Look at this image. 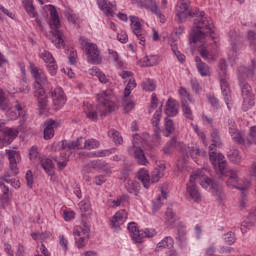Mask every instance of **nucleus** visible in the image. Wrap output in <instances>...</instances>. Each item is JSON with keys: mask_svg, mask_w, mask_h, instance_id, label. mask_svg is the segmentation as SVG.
I'll return each mask as SVG.
<instances>
[{"mask_svg": "<svg viewBox=\"0 0 256 256\" xmlns=\"http://www.w3.org/2000/svg\"><path fill=\"white\" fill-rule=\"evenodd\" d=\"M195 183H200L203 189H209L210 187L218 201H223V199H225V193L223 192L221 184H219L217 180L211 179L200 172L191 175L190 180L187 183V193L190 199L195 203H200L201 201V192Z\"/></svg>", "mask_w": 256, "mask_h": 256, "instance_id": "obj_1", "label": "nucleus"}, {"mask_svg": "<svg viewBox=\"0 0 256 256\" xmlns=\"http://www.w3.org/2000/svg\"><path fill=\"white\" fill-rule=\"evenodd\" d=\"M210 159L216 174L219 175V179H223V177H228V180L226 182L228 187H235L236 189L242 191L240 207L241 209H245L247 207V193H245V187L237 186V184L239 183V171L235 169H229L227 167V160H225V157L223 155L217 156L216 154H211Z\"/></svg>", "mask_w": 256, "mask_h": 256, "instance_id": "obj_2", "label": "nucleus"}, {"mask_svg": "<svg viewBox=\"0 0 256 256\" xmlns=\"http://www.w3.org/2000/svg\"><path fill=\"white\" fill-rule=\"evenodd\" d=\"M255 69V60H251V65L249 68L245 67L244 65L238 67L237 76L241 87L243 111H249V109L255 105V95H253V89L249 83H245L247 79H253V77H255Z\"/></svg>", "mask_w": 256, "mask_h": 256, "instance_id": "obj_3", "label": "nucleus"}, {"mask_svg": "<svg viewBox=\"0 0 256 256\" xmlns=\"http://www.w3.org/2000/svg\"><path fill=\"white\" fill-rule=\"evenodd\" d=\"M213 20L211 18H196L190 35V43H200L205 45V37L213 35Z\"/></svg>", "mask_w": 256, "mask_h": 256, "instance_id": "obj_4", "label": "nucleus"}, {"mask_svg": "<svg viewBox=\"0 0 256 256\" xmlns=\"http://www.w3.org/2000/svg\"><path fill=\"white\" fill-rule=\"evenodd\" d=\"M48 10L50 11V34L52 35L49 39L57 49H62L65 47V41L63 40V32L59 30L61 27V21L59 20V14H57V8L53 5L48 6Z\"/></svg>", "mask_w": 256, "mask_h": 256, "instance_id": "obj_5", "label": "nucleus"}, {"mask_svg": "<svg viewBox=\"0 0 256 256\" xmlns=\"http://www.w3.org/2000/svg\"><path fill=\"white\" fill-rule=\"evenodd\" d=\"M30 69L32 77L35 79L34 87L36 91L34 92V97H43V95H45V89H49V81L47 80V76L33 63H30Z\"/></svg>", "mask_w": 256, "mask_h": 256, "instance_id": "obj_6", "label": "nucleus"}, {"mask_svg": "<svg viewBox=\"0 0 256 256\" xmlns=\"http://www.w3.org/2000/svg\"><path fill=\"white\" fill-rule=\"evenodd\" d=\"M218 75L220 77V87L224 101L228 109H231L229 106V103H231V89L229 88V82H227V62L223 59L218 64Z\"/></svg>", "mask_w": 256, "mask_h": 256, "instance_id": "obj_7", "label": "nucleus"}, {"mask_svg": "<svg viewBox=\"0 0 256 256\" xmlns=\"http://www.w3.org/2000/svg\"><path fill=\"white\" fill-rule=\"evenodd\" d=\"M79 43L87 54L88 63H93V65H99L101 63V54L99 53V48L97 44L90 42L85 36L80 37Z\"/></svg>", "mask_w": 256, "mask_h": 256, "instance_id": "obj_8", "label": "nucleus"}, {"mask_svg": "<svg viewBox=\"0 0 256 256\" xmlns=\"http://www.w3.org/2000/svg\"><path fill=\"white\" fill-rule=\"evenodd\" d=\"M111 95H113L111 90L102 91L97 95L99 102L97 111L100 113V117H107L109 113L115 111V104L111 101Z\"/></svg>", "mask_w": 256, "mask_h": 256, "instance_id": "obj_9", "label": "nucleus"}, {"mask_svg": "<svg viewBox=\"0 0 256 256\" xmlns=\"http://www.w3.org/2000/svg\"><path fill=\"white\" fill-rule=\"evenodd\" d=\"M0 133H3L5 137L0 139V149L5 147V145H11L13 139L19 135V131L15 128H7L5 124H0Z\"/></svg>", "mask_w": 256, "mask_h": 256, "instance_id": "obj_10", "label": "nucleus"}, {"mask_svg": "<svg viewBox=\"0 0 256 256\" xmlns=\"http://www.w3.org/2000/svg\"><path fill=\"white\" fill-rule=\"evenodd\" d=\"M176 15L178 21L183 23L187 19V16L193 17L195 13L189 11V0H180L176 6Z\"/></svg>", "mask_w": 256, "mask_h": 256, "instance_id": "obj_11", "label": "nucleus"}, {"mask_svg": "<svg viewBox=\"0 0 256 256\" xmlns=\"http://www.w3.org/2000/svg\"><path fill=\"white\" fill-rule=\"evenodd\" d=\"M130 23L134 35L139 39V44L142 45V47H145V34L143 33V28H141L139 17L130 16Z\"/></svg>", "mask_w": 256, "mask_h": 256, "instance_id": "obj_12", "label": "nucleus"}, {"mask_svg": "<svg viewBox=\"0 0 256 256\" xmlns=\"http://www.w3.org/2000/svg\"><path fill=\"white\" fill-rule=\"evenodd\" d=\"M128 154L134 157L138 165H147L149 163L147 156H145V151L141 147L135 146V142L128 148Z\"/></svg>", "mask_w": 256, "mask_h": 256, "instance_id": "obj_13", "label": "nucleus"}, {"mask_svg": "<svg viewBox=\"0 0 256 256\" xmlns=\"http://www.w3.org/2000/svg\"><path fill=\"white\" fill-rule=\"evenodd\" d=\"M6 155L10 163L11 173L19 175V168L17 167L18 163H21V154L17 150H6Z\"/></svg>", "mask_w": 256, "mask_h": 256, "instance_id": "obj_14", "label": "nucleus"}, {"mask_svg": "<svg viewBox=\"0 0 256 256\" xmlns=\"http://www.w3.org/2000/svg\"><path fill=\"white\" fill-rule=\"evenodd\" d=\"M51 97L56 111H59V109H63V107H65V103H67V98L65 97V92H63V88H56L54 91L51 92Z\"/></svg>", "mask_w": 256, "mask_h": 256, "instance_id": "obj_15", "label": "nucleus"}, {"mask_svg": "<svg viewBox=\"0 0 256 256\" xmlns=\"http://www.w3.org/2000/svg\"><path fill=\"white\" fill-rule=\"evenodd\" d=\"M228 130L235 143H238V145L245 143V138H243L245 134L237 130V124L233 119H228Z\"/></svg>", "mask_w": 256, "mask_h": 256, "instance_id": "obj_16", "label": "nucleus"}, {"mask_svg": "<svg viewBox=\"0 0 256 256\" xmlns=\"http://www.w3.org/2000/svg\"><path fill=\"white\" fill-rule=\"evenodd\" d=\"M97 5L101 11H103L104 15H107V17H113L115 15V11H117V5L107 0H97Z\"/></svg>", "mask_w": 256, "mask_h": 256, "instance_id": "obj_17", "label": "nucleus"}, {"mask_svg": "<svg viewBox=\"0 0 256 256\" xmlns=\"http://www.w3.org/2000/svg\"><path fill=\"white\" fill-rule=\"evenodd\" d=\"M211 141L212 144L209 146V149L212 151L209 152V157H210V161H211V155H222L223 157H225L223 154L219 153L217 154V152H214L213 149H215V147H221L223 145V143L221 142V136H219V131L217 130H213L211 132Z\"/></svg>", "mask_w": 256, "mask_h": 256, "instance_id": "obj_18", "label": "nucleus"}, {"mask_svg": "<svg viewBox=\"0 0 256 256\" xmlns=\"http://www.w3.org/2000/svg\"><path fill=\"white\" fill-rule=\"evenodd\" d=\"M61 147L64 151H71V149H83V137L72 141L62 140Z\"/></svg>", "mask_w": 256, "mask_h": 256, "instance_id": "obj_19", "label": "nucleus"}, {"mask_svg": "<svg viewBox=\"0 0 256 256\" xmlns=\"http://www.w3.org/2000/svg\"><path fill=\"white\" fill-rule=\"evenodd\" d=\"M128 231L135 243H143V233H141V230L137 227V223L130 222L128 224Z\"/></svg>", "mask_w": 256, "mask_h": 256, "instance_id": "obj_20", "label": "nucleus"}, {"mask_svg": "<svg viewBox=\"0 0 256 256\" xmlns=\"http://www.w3.org/2000/svg\"><path fill=\"white\" fill-rule=\"evenodd\" d=\"M126 221L127 211L120 210L111 219L112 227H114V229H117L118 227H121V225H123V223H125Z\"/></svg>", "mask_w": 256, "mask_h": 256, "instance_id": "obj_21", "label": "nucleus"}, {"mask_svg": "<svg viewBox=\"0 0 256 256\" xmlns=\"http://www.w3.org/2000/svg\"><path fill=\"white\" fill-rule=\"evenodd\" d=\"M89 233H91V229L85 223L82 226H75L73 229L74 239L89 238Z\"/></svg>", "mask_w": 256, "mask_h": 256, "instance_id": "obj_22", "label": "nucleus"}, {"mask_svg": "<svg viewBox=\"0 0 256 256\" xmlns=\"http://www.w3.org/2000/svg\"><path fill=\"white\" fill-rule=\"evenodd\" d=\"M11 177H13L11 172H6L3 176H0V185H5V183H7V185H11L14 189H19V187H21V182Z\"/></svg>", "mask_w": 256, "mask_h": 256, "instance_id": "obj_23", "label": "nucleus"}, {"mask_svg": "<svg viewBox=\"0 0 256 256\" xmlns=\"http://www.w3.org/2000/svg\"><path fill=\"white\" fill-rule=\"evenodd\" d=\"M195 61H196V67L201 77H211V68H209V65L203 62V60H201L199 56H196Z\"/></svg>", "mask_w": 256, "mask_h": 256, "instance_id": "obj_24", "label": "nucleus"}, {"mask_svg": "<svg viewBox=\"0 0 256 256\" xmlns=\"http://www.w3.org/2000/svg\"><path fill=\"white\" fill-rule=\"evenodd\" d=\"M178 220L179 218L177 217V214H175L173 209L168 208L165 214V223L167 228L173 229V227H175V224L177 223Z\"/></svg>", "mask_w": 256, "mask_h": 256, "instance_id": "obj_25", "label": "nucleus"}, {"mask_svg": "<svg viewBox=\"0 0 256 256\" xmlns=\"http://www.w3.org/2000/svg\"><path fill=\"white\" fill-rule=\"evenodd\" d=\"M255 213H256V208L250 210V213H249V216H248L249 221H244L241 224L242 233H247V229H251V227H253V225H255V222H256Z\"/></svg>", "mask_w": 256, "mask_h": 256, "instance_id": "obj_26", "label": "nucleus"}, {"mask_svg": "<svg viewBox=\"0 0 256 256\" xmlns=\"http://www.w3.org/2000/svg\"><path fill=\"white\" fill-rule=\"evenodd\" d=\"M179 113V104H176L174 100L168 99L165 108V114L168 117H175Z\"/></svg>", "mask_w": 256, "mask_h": 256, "instance_id": "obj_27", "label": "nucleus"}, {"mask_svg": "<svg viewBox=\"0 0 256 256\" xmlns=\"http://www.w3.org/2000/svg\"><path fill=\"white\" fill-rule=\"evenodd\" d=\"M141 7H144V9H148V11H151V13H154L155 15H161V12L159 11V8L157 7V2L155 0H142L140 1Z\"/></svg>", "mask_w": 256, "mask_h": 256, "instance_id": "obj_28", "label": "nucleus"}, {"mask_svg": "<svg viewBox=\"0 0 256 256\" xmlns=\"http://www.w3.org/2000/svg\"><path fill=\"white\" fill-rule=\"evenodd\" d=\"M138 179L145 189H149V185H151V176H149V171L147 169L142 168L138 171Z\"/></svg>", "mask_w": 256, "mask_h": 256, "instance_id": "obj_29", "label": "nucleus"}, {"mask_svg": "<svg viewBox=\"0 0 256 256\" xmlns=\"http://www.w3.org/2000/svg\"><path fill=\"white\" fill-rule=\"evenodd\" d=\"M44 125H45L44 139H46V140L53 139V137H55V129L53 128V125H55V121L54 120H46Z\"/></svg>", "mask_w": 256, "mask_h": 256, "instance_id": "obj_30", "label": "nucleus"}, {"mask_svg": "<svg viewBox=\"0 0 256 256\" xmlns=\"http://www.w3.org/2000/svg\"><path fill=\"white\" fill-rule=\"evenodd\" d=\"M38 99V108L40 111V115H45V113H49V101L47 100V96L44 94L42 96H35Z\"/></svg>", "mask_w": 256, "mask_h": 256, "instance_id": "obj_31", "label": "nucleus"}, {"mask_svg": "<svg viewBox=\"0 0 256 256\" xmlns=\"http://www.w3.org/2000/svg\"><path fill=\"white\" fill-rule=\"evenodd\" d=\"M125 188L128 191V193L139 195V189H141V186L139 185V182L129 179L125 183Z\"/></svg>", "mask_w": 256, "mask_h": 256, "instance_id": "obj_32", "label": "nucleus"}, {"mask_svg": "<svg viewBox=\"0 0 256 256\" xmlns=\"http://www.w3.org/2000/svg\"><path fill=\"white\" fill-rule=\"evenodd\" d=\"M187 153H189L191 159L195 161V163H199V157H201V150L199 149V146L197 144H192L188 146Z\"/></svg>", "mask_w": 256, "mask_h": 256, "instance_id": "obj_33", "label": "nucleus"}, {"mask_svg": "<svg viewBox=\"0 0 256 256\" xmlns=\"http://www.w3.org/2000/svg\"><path fill=\"white\" fill-rule=\"evenodd\" d=\"M165 171V166L161 164L160 166L156 167L150 178V183H157L161 177H163Z\"/></svg>", "mask_w": 256, "mask_h": 256, "instance_id": "obj_34", "label": "nucleus"}, {"mask_svg": "<svg viewBox=\"0 0 256 256\" xmlns=\"http://www.w3.org/2000/svg\"><path fill=\"white\" fill-rule=\"evenodd\" d=\"M176 240L178 241L180 249H185L187 247V230L180 228Z\"/></svg>", "mask_w": 256, "mask_h": 256, "instance_id": "obj_35", "label": "nucleus"}, {"mask_svg": "<svg viewBox=\"0 0 256 256\" xmlns=\"http://www.w3.org/2000/svg\"><path fill=\"white\" fill-rule=\"evenodd\" d=\"M228 37L231 41V49L232 51L236 52L237 51V44L239 43L241 36L239 33L235 30H230L228 33Z\"/></svg>", "mask_w": 256, "mask_h": 256, "instance_id": "obj_36", "label": "nucleus"}, {"mask_svg": "<svg viewBox=\"0 0 256 256\" xmlns=\"http://www.w3.org/2000/svg\"><path fill=\"white\" fill-rule=\"evenodd\" d=\"M23 7L30 17H37V12H35V6L33 5V0H22Z\"/></svg>", "mask_w": 256, "mask_h": 256, "instance_id": "obj_37", "label": "nucleus"}, {"mask_svg": "<svg viewBox=\"0 0 256 256\" xmlns=\"http://www.w3.org/2000/svg\"><path fill=\"white\" fill-rule=\"evenodd\" d=\"M177 148V138L173 137L170 139V141L165 145V147L162 149L164 155H171L173 153V150Z\"/></svg>", "mask_w": 256, "mask_h": 256, "instance_id": "obj_38", "label": "nucleus"}, {"mask_svg": "<svg viewBox=\"0 0 256 256\" xmlns=\"http://www.w3.org/2000/svg\"><path fill=\"white\" fill-rule=\"evenodd\" d=\"M40 165L50 175H53V160L49 158H41Z\"/></svg>", "mask_w": 256, "mask_h": 256, "instance_id": "obj_39", "label": "nucleus"}, {"mask_svg": "<svg viewBox=\"0 0 256 256\" xmlns=\"http://www.w3.org/2000/svg\"><path fill=\"white\" fill-rule=\"evenodd\" d=\"M159 65V56L151 55L143 58V67Z\"/></svg>", "mask_w": 256, "mask_h": 256, "instance_id": "obj_40", "label": "nucleus"}, {"mask_svg": "<svg viewBox=\"0 0 256 256\" xmlns=\"http://www.w3.org/2000/svg\"><path fill=\"white\" fill-rule=\"evenodd\" d=\"M199 53L202 59H205V61H215V59H217V56L211 52H209V50H207L206 47H201L199 49Z\"/></svg>", "mask_w": 256, "mask_h": 256, "instance_id": "obj_41", "label": "nucleus"}, {"mask_svg": "<svg viewBox=\"0 0 256 256\" xmlns=\"http://www.w3.org/2000/svg\"><path fill=\"white\" fill-rule=\"evenodd\" d=\"M228 159L229 161H231V163H241V155L239 154V150L236 148H232L231 150H229Z\"/></svg>", "mask_w": 256, "mask_h": 256, "instance_id": "obj_42", "label": "nucleus"}, {"mask_svg": "<svg viewBox=\"0 0 256 256\" xmlns=\"http://www.w3.org/2000/svg\"><path fill=\"white\" fill-rule=\"evenodd\" d=\"M84 113L86 114V117H88V119L91 121H97L98 115L97 111L93 109V105H86V107H84Z\"/></svg>", "mask_w": 256, "mask_h": 256, "instance_id": "obj_43", "label": "nucleus"}, {"mask_svg": "<svg viewBox=\"0 0 256 256\" xmlns=\"http://www.w3.org/2000/svg\"><path fill=\"white\" fill-rule=\"evenodd\" d=\"M165 199H167V192L162 190L161 191V196H158L156 201L153 202V211H154V213H156V211H159V209H161V207L163 205L161 203V201H165Z\"/></svg>", "mask_w": 256, "mask_h": 256, "instance_id": "obj_44", "label": "nucleus"}, {"mask_svg": "<svg viewBox=\"0 0 256 256\" xmlns=\"http://www.w3.org/2000/svg\"><path fill=\"white\" fill-rule=\"evenodd\" d=\"M113 153H117V148L95 151L91 153V157H107L113 155Z\"/></svg>", "mask_w": 256, "mask_h": 256, "instance_id": "obj_45", "label": "nucleus"}, {"mask_svg": "<svg viewBox=\"0 0 256 256\" xmlns=\"http://www.w3.org/2000/svg\"><path fill=\"white\" fill-rule=\"evenodd\" d=\"M142 89L148 92L155 91L157 89V83H155V80L146 79L142 82Z\"/></svg>", "mask_w": 256, "mask_h": 256, "instance_id": "obj_46", "label": "nucleus"}, {"mask_svg": "<svg viewBox=\"0 0 256 256\" xmlns=\"http://www.w3.org/2000/svg\"><path fill=\"white\" fill-rule=\"evenodd\" d=\"M256 143V126H252L249 131V136L242 145H253Z\"/></svg>", "mask_w": 256, "mask_h": 256, "instance_id": "obj_47", "label": "nucleus"}, {"mask_svg": "<svg viewBox=\"0 0 256 256\" xmlns=\"http://www.w3.org/2000/svg\"><path fill=\"white\" fill-rule=\"evenodd\" d=\"M179 95H181V103H195V100H193V98L191 97V94H189V92H187V89L180 87L179 89Z\"/></svg>", "mask_w": 256, "mask_h": 256, "instance_id": "obj_48", "label": "nucleus"}, {"mask_svg": "<svg viewBox=\"0 0 256 256\" xmlns=\"http://www.w3.org/2000/svg\"><path fill=\"white\" fill-rule=\"evenodd\" d=\"M99 145L100 143L96 139L91 138L88 140H84V145L82 144V149H98Z\"/></svg>", "mask_w": 256, "mask_h": 256, "instance_id": "obj_49", "label": "nucleus"}, {"mask_svg": "<svg viewBox=\"0 0 256 256\" xmlns=\"http://www.w3.org/2000/svg\"><path fill=\"white\" fill-rule=\"evenodd\" d=\"M163 113V104L159 107L158 110L153 115V118L151 120V123L153 127H159V123L161 122V115Z\"/></svg>", "mask_w": 256, "mask_h": 256, "instance_id": "obj_50", "label": "nucleus"}, {"mask_svg": "<svg viewBox=\"0 0 256 256\" xmlns=\"http://www.w3.org/2000/svg\"><path fill=\"white\" fill-rule=\"evenodd\" d=\"M247 41L251 49H253V51H256V31L255 30H249L247 32Z\"/></svg>", "mask_w": 256, "mask_h": 256, "instance_id": "obj_51", "label": "nucleus"}, {"mask_svg": "<svg viewBox=\"0 0 256 256\" xmlns=\"http://www.w3.org/2000/svg\"><path fill=\"white\" fill-rule=\"evenodd\" d=\"M135 87H137V82L135 81L134 78H131L124 89V97H129L131 95V91H133Z\"/></svg>", "mask_w": 256, "mask_h": 256, "instance_id": "obj_52", "label": "nucleus"}, {"mask_svg": "<svg viewBox=\"0 0 256 256\" xmlns=\"http://www.w3.org/2000/svg\"><path fill=\"white\" fill-rule=\"evenodd\" d=\"M182 111L186 119L193 121V111L191 110V107H189V103L185 102V100H183V103H182Z\"/></svg>", "mask_w": 256, "mask_h": 256, "instance_id": "obj_53", "label": "nucleus"}, {"mask_svg": "<svg viewBox=\"0 0 256 256\" xmlns=\"http://www.w3.org/2000/svg\"><path fill=\"white\" fill-rule=\"evenodd\" d=\"M14 108L18 112V115L22 117V121H27V112H25V106L19 101H16Z\"/></svg>", "mask_w": 256, "mask_h": 256, "instance_id": "obj_54", "label": "nucleus"}, {"mask_svg": "<svg viewBox=\"0 0 256 256\" xmlns=\"http://www.w3.org/2000/svg\"><path fill=\"white\" fill-rule=\"evenodd\" d=\"M0 109L1 111H9V100L5 98V95L3 94V90L0 88Z\"/></svg>", "mask_w": 256, "mask_h": 256, "instance_id": "obj_55", "label": "nucleus"}, {"mask_svg": "<svg viewBox=\"0 0 256 256\" xmlns=\"http://www.w3.org/2000/svg\"><path fill=\"white\" fill-rule=\"evenodd\" d=\"M160 249H167L173 247V238L171 236L165 237L161 242L157 244Z\"/></svg>", "mask_w": 256, "mask_h": 256, "instance_id": "obj_56", "label": "nucleus"}, {"mask_svg": "<svg viewBox=\"0 0 256 256\" xmlns=\"http://www.w3.org/2000/svg\"><path fill=\"white\" fill-rule=\"evenodd\" d=\"M170 47L174 55H176L178 61H180V63H183L185 61V56L177 50V43L175 41L170 42Z\"/></svg>", "mask_w": 256, "mask_h": 256, "instance_id": "obj_57", "label": "nucleus"}, {"mask_svg": "<svg viewBox=\"0 0 256 256\" xmlns=\"http://www.w3.org/2000/svg\"><path fill=\"white\" fill-rule=\"evenodd\" d=\"M110 137H112L115 145H121L123 143V137L121 136V133L117 130H110Z\"/></svg>", "mask_w": 256, "mask_h": 256, "instance_id": "obj_58", "label": "nucleus"}, {"mask_svg": "<svg viewBox=\"0 0 256 256\" xmlns=\"http://www.w3.org/2000/svg\"><path fill=\"white\" fill-rule=\"evenodd\" d=\"M165 129H166L167 137H169V135H171V133L175 131V124H173V120L169 118L165 119Z\"/></svg>", "mask_w": 256, "mask_h": 256, "instance_id": "obj_59", "label": "nucleus"}, {"mask_svg": "<svg viewBox=\"0 0 256 256\" xmlns=\"http://www.w3.org/2000/svg\"><path fill=\"white\" fill-rule=\"evenodd\" d=\"M78 205L82 213L91 212V203L89 202V200H83Z\"/></svg>", "mask_w": 256, "mask_h": 256, "instance_id": "obj_60", "label": "nucleus"}, {"mask_svg": "<svg viewBox=\"0 0 256 256\" xmlns=\"http://www.w3.org/2000/svg\"><path fill=\"white\" fill-rule=\"evenodd\" d=\"M40 57L43 59V61H45V63L49 64V63H54L55 62V58H53V55L51 54V52L49 51H43L40 54Z\"/></svg>", "mask_w": 256, "mask_h": 256, "instance_id": "obj_61", "label": "nucleus"}, {"mask_svg": "<svg viewBox=\"0 0 256 256\" xmlns=\"http://www.w3.org/2000/svg\"><path fill=\"white\" fill-rule=\"evenodd\" d=\"M224 242L226 243V245H233V243H235V233H233L232 231L226 233L224 235Z\"/></svg>", "mask_w": 256, "mask_h": 256, "instance_id": "obj_62", "label": "nucleus"}, {"mask_svg": "<svg viewBox=\"0 0 256 256\" xmlns=\"http://www.w3.org/2000/svg\"><path fill=\"white\" fill-rule=\"evenodd\" d=\"M187 167V158L184 157V159H180L176 163V171L177 173H181L185 168Z\"/></svg>", "mask_w": 256, "mask_h": 256, "instance_id": "obj_63", "label": "nucleus"}, {"mask_svg": "<svg viewBox=\"0 0 256 256\" xmlns=\"http://www.w3.org/2000/svg\"><path fill=\"white\" fill-rule=\"evenodd\" d=\"M124 113H129L130 111H133L135 109V102L132 100H124Z\"/></svg>", "mask_w": 256, "mask_h": 256, "instance_id": "obj_64", "label": "nucleus"}]
</instances>
